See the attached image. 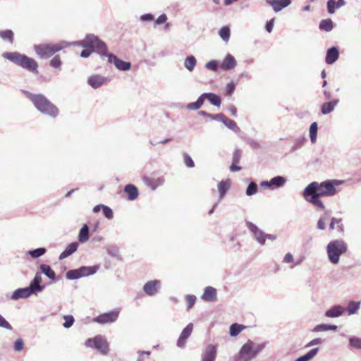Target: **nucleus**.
<instances>
[{
	"label": "nucleus",
	"mask_w": 361,
	"mask_h": 361,
	"mask_svg": "<svg viewBox=\"0 0 361 361\" xmlns=\"http://www.w3.org/2000/svg\"><path fill=\"white\" fill-rule=\"evenodd\" d=\"M73 44L80 47L95 48L99 55L106 56L108 62L114 63L120 71H126L131 67L130 62L121 60L114 54L108 53L106 44L94 35H87L84 39L74 42Z\"/></svg>",
	"instance_id": "obj_1"
},
{
	"label": "nucleus",
	"mask_w": 361,
	"mask_h": 361,
	"mask_svg": "<svg viewBox=\"0 0 361 361\" xmlns=\"http://www.w3.org/2000/svg\"><path fill=\"white\" fill-rule=\"evenodd\" d=\"M264 348V343L257 344L247 340L239 352L233 357V361H252Z\"/></svg>",
	"instance_id": "obj_2"
},
{
	"label": "nucleus",
	"mask_w": 361,
	"mask_h": 361,
	"mask_svg": "<svg viewBox=\"0 0 361 361\" xmlns=\"http://www.w3.org/2000/svg\"><path fill=\"white\" fill-rule=\"evenodd\" d=\"M2 56L30 72H37V63L35 60L25 54H21L18 52H5L2 54Z\"/></svg>",
	"instance_id": "obj_3"
},
{
	"label": "nucleus",
	"mask_w": 361,
	"mask_h": 361,
	"mask_svg": "<svg viewBox=\"0 0 361 361\" xmlns=\"http://www.w3.org/2000/svg\"><path fill=\"white\" fill-rule=\"evenodd\" d=\"M74 42L69 43L66 41H61L56 44H40L34 46V50L37 56L41 59H48L55 53L71 45H74ZM75 46H78L75 44Z\"/></svg>",
	"instance_id": "obj_4"
},
{
	"label": "nucleus",
	"mask_w": 361,
	"mask_h": 361,
	"mask_svg": "<svg viewBox=\"0 0 361 361\" xmlns=\"http://www.w3.org/2000/svg\"><path fill=\"white\" fill-rule=\"evenodd\" d=\"M29 98L32 102L37 109L42 114L54 118L58 115V109L44 95L30 94Z\"/></svg>",
	"instance_id": "obj_5"
},
{
	"label": "nucleus",
	"mask_w": 361,
	"mask_h": 361,
	"mask_svg": "<svg viewBox=\"0 0 361 361\" xmlns=\"http://www.w3.org/2000/svg\"><path fill=\"white\" fill-rule=\"evenodd\" d=\"M344 183V180L332 179L323 181L320 183L312 182L309 185H314V190L321 196H334L338 192L337 187Z\"/></svg>",
	"instance_id": "obj_6"
},
{
	"label": "nucleus",
	"mask_w": 361,
	"mask_h": 361,
	"mask_svg": "<svg viewBox=\"0 0 361 361\" xmlns=\"http://www.w3.org/2000/svg\"><path fill=\"white\" fill-rule=\"evenodd\" d=\"M347 251V244L343 240H334L330 241L326 246V252L329 261L336 264L340 257Z\"/></svg>",
	"instance_id": "obj_7"
},
{
	"label": "nucleus",
	"mask_w": 361,
	"mask_h": 361,
	"mask_svg": "<svg viewBox=\"0 0 361 361\" xmlns=\"http://www.w3.org/2000/svg\"><path fill=\"white\" fill-rule=\"evenodd\" d=\"M314 185H308L303 191V196L306 201L312 204L318 209L323 211L325 209V206L322 201L320 200L321 195L314 190Z\"/></svg>",
	"instance_id": "obj_8"
},
{
	"label": "nucleus",
	"mask_w": 361,
	"mask_h": 361,
	"mask_svg": "<svg viewBox=\"0 0 361 361\" xmlns=\"http://www.w3.org/2000/svg\"><path fill=\"white\" fill-rule=\"evenodd\" d=\"M87 347L94 348L103 355H106L109 345L106 340L102 336H97L94 338L87 339L85 343Z\"/></svg>",
	"instance_id": "obj_9"
},
{
	"label": "nucleus",
	"mask_w": 361,
	"mask_h": 361,
	"mask_svg": "<svg viewBox=\"0 0 361 361\" xmlns=\"http://www.w3.org/2000/svg\"><path fill=\"white\" fill-rule=\"evenodd\" d=\"M119 313V310H114L97 316L94 319V321L101 324L112 323L117 320Z\"/></svg>",
	"instance_id": "obj_10"
},
{
	"label": "nucleus",
	"mask_w": 361,
	"mask_h": 361,
	"mask_svg": "<svg viewBox=\"0 0 361 361\" xmlns=\"http://www.w3.org/2000/svg\"><path fill=\"white\" fill-rule=\"evenodd\" d=\"M217 355V345L207 344L202 354V361H215Z\"/></svg>",
	"instance_id": "obj_11"
},
{
	"label": "nucleus",
	"mask_w": 361,
	"mask_h": 361,
	"mask_svg": "<svg viewBox=\"0 0 361 361\" xmlns=\"http://www.w3.org/2000/svg\"><path fill=\"white\" fill-rule=\"evenodd\" d=\"M161 285V281L159 280L149 281L144 285L143 290L147 295L153 296L159 292Z\"/></svg>",
	"instance_id": "obj_12"
},
{
	"label": "nucleus",
	"mask_w": 361,
	"mask_h": 361,
	"mask_svg": "<svg viewBox=\"0 0 361 361\" xmlns=\"http://www.w3.org/2000/svg\"><path fill=\"white\" fill-rule=\"evenodd\" d=\"M246 224L249 230L253 233L257 242L261 245H264L265 243V233L256 225L250 221H247Z\"/></svg>",
	"instance_id": "obj_13"
},
{
	"label": "nucleus",
	"mask_w": 361,
	"mask_h": 361,
	"mask_svg": "<svg viewBox=\"0 0 361 361\" xmlns=\"http://www.w3.org/2000/svg\"><path fill=\"white\" fill-rule=\"evenodd\" d=\"M42 281V278L41 274L39 273H36L33 280L30 282V284L28 286L32 294H36L44 290V286L41 285Z\"/></svg>",
	"instance_id": "obj_14"
},
{
	"label": "nucleus",
	"mask_w": 361,
	"mask_h": 361,
	"mask_svg": "<svg viewBox=\"0 0 361 361\" xmlns=\"http://www.w3.org/2000/svg\"><path fill=\"white\" fill-rule=\"evenodd\" d=\"M193 329V324L192 323L188 324L184 329L182 331L180 337L177 341V345L180 348L185 346L186 340L191 335Z\"/></svg>",
	"instance_id": "obj_15"
},
{
	"label": "nucleus",
	"mask_w": 361,
	"mask_h": 361,
	"mask_svg": "<svg viewBox=\"0 0 361 361\" xmlns=\"http://www.w3.org/2000/svg\"><path fill=\"white\" fill-rule=\"evenodd\" d=\"M216 121L222 122L228 128L233 130L235 133H239L240 128L238 127L236 123L227 118L223 114H218L216 116Z\"/></svg>",
	"instance_id": "obj_16"
},
{
	"label": "nucleus",
	"mask_w": 361,
	"mask_h": 361,
	"mask_svg": "<svg viewBox=\"0 0 361 361\" xmlns=\"http://www.w3.org/2000/svg\"><path fill=\"white\" fill-rule=\"evenodd\" d=\"M267 4L271 6L275 12H279L283 8L288 6L291 1L290 0H266Z\"/></svg>",
	"instance_id": "obj_17"
},
{
	"label": "nucleus",
	"mask_w": 361,
	"mask_h": 361,
	"mask_svg": "<svg viewBox=\"0 0 361 361\" xmlns=\"http://www.w3.org/2000/svg\"><path fill=\"white\" fill-rule=\"evenodd\" d=\"M345 311L344 307L339 305H334L325 312V316L329 318H336L342 316Z\"/></svg>",
	"instance_id": "obj_18"
},
{
	"label": "nucleus",
	"mask_w": 361,
	"mask_h": 361,
	"mask_svg": "<svg viewBox=\"0 0 361 361\" xmlns=\"http://www.w3.org/2000/svg\"><path fill=\"white\" fill-rule=\"evenodd\" d=\"M237 65L236 60L231 54H227L224 61L221 63V68L224 71L233 69Z\"/></svg>",
	"instance_id": "obj_19"
},
{
	"label": "nucleus",
	"mask_w": 361,
	"mask_h": 361,
	"mask_svg": "<svg viewBox=\"0 0 361 361\" xmlns=\"http://www.w3.org/2000/svg\"><path fill=\"white\" fill-rule=\"evenodd\" d=\"M201 298L202 300L207 302L216 301L217 298L216 289L212 286L206 287Z\"/></svg>",
	"instance_id": "obj_20"
},
{
	"label": "nucleus",
	"mask_w": 361,
	"mask_h": 361,
	"mask_svg": "<svg viewBox=\"0 0 361 361\" xmlns=\"http://www.w3.org/2000/svg\"><path fill=\"white\" fill-rule=\"evenodd\" d=\"M339 56V51L337 47H332L327 50L326 55V63L327 64H333L337 61Z\"/></svg>",
	"instance_id": "obj_21"
},
{
	"label": "nucleus",
	"mask_w": 361,
	"mask_h": 361,
	"mask_svg": "<svg viewBox=\"0 0 361 361\" xmlns=\"http://www.w3.org/2000/svg\"><path fill=\"white\" fill-rule=\"evenodd\" d=\"M32 295L28 287L16 289L11 295V299L16 300L20 298H27Z\"/></svg>",
	"instance_id": "obj_22"
},
{
	"label": "nucleus",
	"mask_w": 361,
	"mask_h": 361,
	"mask_svg": "<svg viewBox=\"0 0 361 361\" xmlns=\"http://www.w3.org/2000/svg\"><path fill=\"white\" fill-rule=\"evenodd\" d=\"M345 5V0H329L326 3L327 11L329 14H334L336 9H338Z\"/></svg>",
	"instance_id": "obj_23"
},
{
	"label": "nucleus",
	"mask_w": 361,
	"mask_h": 361,
	"mask_svg": "<svg viewBox=\"0 0 361 361\" xmlns=\"http://www.w3.org/2000/svg\"><path fill=\"white\" fill-rule=\"evenodd\" d=\"M106 78L98 75H92L88 78V84L93 88L96 89L102 86L106 81Z\"/></svg>",
	"instance_id": "obj_24"
},
{
	"label": "nucleus",
	"mask_w": 361,
	"mask_h": 361,
	"mask_svg": "<svg viewBox=\"0 0 361 361\" xmlns=\"http://www.w3.org/2000/svg\"><path fill=\"white\" fill-rule=\"evenodd\" d=\"M231 187V180H221L218 184V192L219 194V202L221 200V199L224 197V196L226 195L227 191Z\"/></svg>",
	"instance_id": "obj_25"
},
{
	"label": "nucleus",
	"mask_w": 361,
	"mask_h": 361,
	"mask_svg": "<svg viewBox=\"0 0 361 361\" xmlns=\"http://www.w3.org/2000/svg\"><path fill=\"white\" fill-rule=\"evenodd\" d=\"M78 247V244L76 242L69 244L67 246V247L65 249V250L63 252H61V255H59V259L62 260V259L68 257L73 253H74L77 250Z\"/></svg>",
	"instance_id": "obj_26"
},
{
	"label": "nucleus",
	"mask_w": 361,
	"mask_h": 361,
	"mask_svg": "<svg viewBox=\"0 0 361 361\" xmlns=\"http://www.w3.org/2000/svg\"><path fill=\"white\" fill-rule=\"evenodd\" d=\"M205 99H207V96H205V93H203L198 97L196 102L189 103L187 105V109L188 110H198L203 105Z\"/></svg>",
	"instance_id": "obj_27"
},
{
	"label": "nucleus",
	"mask_w": 361,
	"mask_h": 361,
	"mask_svg": "<svg viewBox=\"0 0 361 361\" xmlns=\"http://www.w3.org/2000/svg\"><path fill=\"white\" fill-rule=\"evenodd\" d=\"M338 103V99L324 102L321 106V111L323 114H328L334 111Z\"/></svg>",
	"instance_id": "obj_28"
},
{
	"label": "nucleus",
	"mask_w": 361,
	"mask_h": 361,
	"mask_svg": "<svg viewBox=\"0 0 361 361\" xmlns=\"http://www.w3.org/2000/svg\"><path fill=\"white\" fill-rule=\"evenodd\" d=\"M124 191L128 194V200H134L138 196L137 188L133 184H128L124 188Z\"/></svg>",
	"instance_id": "obj_29"
},
{
	"label": "nucleus",
	"mask_w": 361,
	"mask_h": 361,
	"mask_svg": "<svg viewBox=\"0 0 361 361\" xmlns=\"http://www.w3.org/2000/svg\"><path fill=\"white\" fill-rule=\"evenodd\" d=\"M98 269V267L96 266L92 267H82L78 269L80 276L84 277V276H88L90 275H93L97 272Z\"/></svg>",
	"instance_id": "obj_30"
},
{
	"label": "nucleus",
	"mask_w": 361,
	"mask_h": 361,
	"mask_svg": "<svg viewBox=\"0 0 361 361\" xmlns=\"http://www.w3.org/2000/svg\"><path fill=\"white\" fill-rule=\"evenodd\" d=\"M90 229L87 224H85L80 230L78 235V240L83 243L87 242L90 238Z\"/></svg>",
	"instance_id": "obj_31"
},
{
	"label": "nucleus",
	"mask_w": 361,
	"mask_h": 361,
	"mask_svg": "<svg viewBox=\"0 0 361 361\" xmlns=\"http://www.w3.org/2000/svg\"><path fill=\"white\" fill-rule=\"evenodd\" d=\"M196 64L197 60L192 55L187 56L184 61V66L190 72H192L194 70Z\"/></svg>",
	"instance_id": "obj_32"
},
{
	"label": "nucleus",
	"mask_w": 361,
	"mask_h": 361,
	"mask_svg": "<svg viewBox=\"0 0 361 361\" xmlns=\"http://www.w3.org/2000/svg\"><path fill=\"white\" fill-rule=\"evenodd\" d=\"M270 180L272 186V190L283 186L286 182V178L281 176H275L272 178Z\"/></svg>",
	"instance_id": "obj_33"
},
{
	"label": "nucleus",
	"mask_w": 361,
	"mask_h": 361,
	"mask_svg": "<svg viewBox=\"0 0 361 361\" xmlns=\"http://www.w3.org/2000/svg\"><path fill=\"white\" fill-rule=\"evenodd\" d=\"M207 99L214 106L219 107L221 106V100L219 96L214 93L206 92Z\"/></svg>",
	"instance_id": "obj_34"
},
{
	"label": "nucleus",
	"mask_w": 361,
	"mask_h": 361,
	"mask_svg": "<svg viewBox=\"0 0 361 361\" xmlns=\"http://www.w3.org/2000/svg\"><path fill=\"white\" fill-rule=\"evenodd\" d=\"M361 302L350 301L348 307L345 310L348 312V315L356 314L360 307Z\"/></svg>",
	"instance_id": "obj_35"
},
{
	"label": "nucleus",
	"mask_w": 361,
	"mask_h": 361,
	"mask_svg": "<svg viewBox=\"0 0 361 361\" xmlns=\"http://www.w3.org/2000/svg\"><path fill=\"white\" fill-rule=\"evenodd\" d=\"M333 27L334 23L330 18L322 20L319 23V29L322 30L330 32L332 30Z\"/></svg>",
	"instance_id": "obj_36"
},
{
	"label": "nucleus",
	"mask_w": 361,
	"mask_h": 361,
	"mask_svg": "<svg viewBox=\"0 0 361 361\" xmlns=\"http://www.w3.org/2000/svg\"><path fill=\"white\" fill-rule=\"evenodd\" d=\"M318 351V348H313L305 355L297 358L295 361H309L317 354Z\"/></svg>",
	"instance_id": "obj_37"
},
{
	"label": "nucleus",
	"mask_w": 361,
	"mask_h": 361,
	"mask_svg": "<svg viewBox=\"0 0 361 361\" xmlns=\"http://www.w3.org/2000/svg\"><path fill=\"white\" fill-rule=\"evenodd\" d=\"M39 269H40V271H42V273L45 274L50 279H55V276H56L55 273L51 269L50 266H49L47 264H41L39 267Z\"/></svg>",
	"instance_id": "obj_38"
},
{
	"label": "nucleus",
	"mask_w": 361,
	"mask_h": 361,
	"mask_svg": "<svg viewBox=\"0 0 361 361\" xmlns=\"http://www.w3.org/2000/svg\"><path fill=\"white\" fill-rule=\"evenodd\" d=\"M245 326L238 324H233L230 326L229 333L230 335L233 337L237 336L243 329Z\"/></svg>",
	"instance_id": "obj_39"
},
{
	"label": "nucleus",
	"mask_w": 361,
	"mask_h": 361,
	"mask_svg": "<svg viewBox=\"0 0 361 361\" xmlns=\"http://www.w3.org/2000/svg\"><path fill=\"white\" fill-rule=\"evenodd\" d=\"M349 345L352 348L361 350V338L357 336H350L349 338Z\"/></svg>",
	"instance_id": "obj_40"
},
{
	"label": "nucleus",
	"mask_w": 361,
	"mask_h": 361,
	"mask_svg": "<svg viewBox=\"0 0 361 361\" xmlns=\"http://www.w3.org/2000/svg\"><path fill=\"white\" fill-rule=\"evenodd\" d=\"M219 35L224 42H228L231 36L230 28L228 26L221 27L219 31Z\"/></svg>",
	"instance_id": "obj_41"
},
{
	"label": "nucleus",
	"mask_w": 361,
	"mask_h": 361,
	"mask_svg": "<svg viewBox=\"0 0 361 361\" xmlns=\"http://www.w3.org/2000/svg\"><path fill=\"white\" fill-rule=\"evenodd\" d=\"M0 37L4 40H8L11 44L13 42V32L11 30L0 31Z\"/></svg>",
	"instance_id": "obj_42"
},
{
	"label": "nucleus",
	"mask_w": 361,
	"mask_h": 361,
	"mask_svg": "<svg viewBox=\"0 0 361 361\" xmlns=\"http://www.w3.org/2000/svg\"><path fill=\"white\" fill-rule=\"evenodd\" d=\"M317 123L316 122L312 123L310 127V137L312 143L315 142L317 135Z\"/></svg>",
	"instance_id": "obj_43"
},
{
	"label": "nucleus",
	"mask_w": 361,
	"mask_h": 361,
	"mask_svg": "<svg viewBox=\"0 0 361 361\" xmlns=\"http://www.w3.org/2000/svg\"><path fill=\"white\" fill-rule=\"evenodd\" d=\"M46 252L44 247H39L35 250H30L28 254L33 258H38L42 256Z\"/></svg>",
	"instance_id": "obj_44"
},
{
	"label": "nucleus",
	"mask_w": 361,
	"mask_h": 361,
	"mask_svg": "<svg viewBox=\"0 0 361 361\" xmlns=\"http://www.w3.org/2000/svg\"><path fill=\"white\" fill-rule=\"evenodd\" d=\"M328 221L327 215L325 214L322 216L317 224V228L319 230L324 231L326 228V222Z\"/></svg>",
	"instance_id": "obj_45"
},
{
	"label": "nucleus",
	"mask_w": 361,
	"mask_h": 361,
	"mask_svg": "<svg viewBox=\"0 0 361 361\" xmlns=\"http://www.w3.org/2000/svg\"><path fill=\"white\" fill-rule=\"evenodd\" d=\"M66 276L69 280H75L80 278L78 269L67 271Z\"/></svg>",
	"instance_id": "obj_46"
},
{
	"label": "nucleus",
	"mask_w": 361,
	"mask_h": 361,
	"mask_svg": "<svg viewBox=\"0 0 361 361\" xmlns=\"http://www.w3.org/2000/svg\"><path fill=\"white\" fill-rule=\"evenodd\" d=\"M257 192V185L255 182H251L246 190V195L247 196H252L256 194Z\"/></svg>",
	"instance_id": "obj_47"
},
{
	"label": "nucleus",
	"mask_w": 361,
	"mask_h": 361,
	"mask_svg": "<svg viewBox=\"0 0 361 361\" xmlns=\"http://www.w3.org/2000/svg\"><path fill=\"white\" fill-rule=\"evenodd\" d=\"M341 221V219H336L333 217L331 220L330 224H329V228L330 230H334L335 228V224H338V230L340 231H343V225L340 224Z\"/></svg>",
	"instance_id": "obj_48"
},
{
	"label": "nucleus",
	"mask_w": 361,
	"mask_h": 361,
	"mask_svg": "<svg viewBox=\"0 0 361 361\" xmlns=\"http://www.w3.org/2000/svg\"><path fill=\"white\" fill-rule=\"evenodd\" d=\"M183 159H184V164L188 167L192 168L195 166L194 161H193L192 159L191 158V157L188 154L183 153Z\"/></svg>",
	"instance_id": "obj_49"
},
{
	"label": "nucleus",
	"mask_w": 361,
	"mask_h": 361,
	"mask_svg": "<svg viewBox=\"0 0 361 361\" xmlns=\"http://www.w3.org/2000/svg\"><path fill=\"white\" fill-rule=\"evenodd\" d=\"M65 322L63 323L64 328H70L74 323V318L72 315H66L64 317Z\"/></svg>",
	"instance_id": "obj_50"
},
{
	"label": "nucleus",
	"mask_w": 361,
	"mask_h": 361,
	"mask_svg": "<svg viewBox=\"0 0 361 361\" xmlns=\"http://www.w3.org/2000/svg\"><path fill=\"white\" fill-rule=\"evenodd\" d=\"M102 211L105 217H106L109 219H113L114 214L112 209L110 207L104 205V207H102Z\"/></svg>",
	"instance_id": "obj_51"
},
{
	"label": "nucleus",
	"mask_w": 361,
	"mask_h": 361,
	"mask_svg": "<svg viewBox=\"0 0 361 361\" xmlns=\"http://www.w3.org/2000/svg\"><path fill=\"white\" fill-rule=\"evenodd\" d=\"M185 299L188 302V309H191L195 303L196 297L193 295H187Z\"/></svg>",
	"instance_id": "obj_52"
},
{
	"label": "nucleus",
	"mask_w": 361,
	"mask_h": 361,
	"mask_svg": "<svg viewBox=\"0 0 361 361\" xmlns=\"http://www.w3.org/2000/svg\"><path fill=\"white\" fill-rule=\"evenodd\" d=\"M84 47L85 48V47ZM93 51H95L97 52V50L95 48L86 47V49H83L81 51L80 56L82 58H87L88 56H90V54H92V52Z\"/></svg>",
	"instance_id": "obj_53"
},
{
	"label": "nucleus",
	"mask_w": 361,
	"mask_h": 361,
	"mask_svg": "<svg viewBox=\"0 0 361 361\" xmlns=\"http://www.w3.org/2000/svg\"><path fill=\"white\" fill-rule=\"evenodd\" d=\"M23 345L24 343L22 338L17 339L14 343V350L18 352L21 351L23 348Z\"/></svg>",
	"instance_id": "obj_54"
},
{
	"label": "nucleus",
	"mask_w": 361,
	"mask_h": 361,
	"mask_svg": "<svg viewBox=\"0 0 361 361\" xmlns=\"http://www.w3.org/2000/svg\"><path fill=\"white\" fill-rule=\"evenodd\" d=\"M50 65L54 68H59L61 65V61L59 56H55L50 61Z\"/></svg>",
	"instance_id": "obj_55"
},
{
	"label": "nucleus",
	"mask_w": 361,
	"mask_h": 361,
	"mask_svg": "<svg viewBox=\"0 0 361 361\" xmlns=\"http://www.w3.org/2000/svg\"><path fill=\"white\" fill-rule=\"evenodd\" d=\"M0 327L5 328L8 330L12 329L11 325L0 314Z\"/></svg>",
	"instance_id": "obj_56"
},
{
	"label": "nucleus",
	"mask_w": 361,
	"mask_h": 361,
	"mask_svg": "<svg viewBox=\"0 0 361 361\" xmlns=\"http://www.w3.org/2000/svg\"><path fill=\"white\" fill-rule=\"evenodd\" d=\"M205 67L208 70L216 71L217 70V62L215 60H212L206 63Z\"/></svg>",
	"instance_id": "obj_57"
},
{
	"label": "nucleus",
	"mask_w": 361,
	"mask_h": 361,
	"mask_svg": "<svg viewBox=\"0 0 361 361\" xmlns=\"http://www.w3.org/2000/svg\"><path fill=\"white\" fill-rule=\"evenodd\" d=\"M242 152L240 149H235L233 156V163H239Z\"/></svg>",
	"instance_id": "obj_58"
},
{
	"label": "nucleus",
	"mask_w": 361,
	"mask_h": 361,
	"mask_svg": "<svg viewBox=\"0 0 361 361\" xmlns=\"http://www.w3.org/2000/svg\"><path fill=\"white\" fill-rule=\"evenodd\" d=\"M323 342V340L320 338H314L312 341H310L306 345L305 347L306 348H309V347H311V346H313V345H319L321 343H322Z\"/></svg>",
	"instance_id": "obj_59"
},
{
	"label": "nucleus",
	"mask_w": 361,
	"mask_h": 361,
	"mask_svg": "<svg viewBox=\"0 0 361 361\" xmlns=\"http://www.w3.org/2000/svg\"><path fill=\"white\" fill-rule=\"evenodd\" d=\"M138 357L137 361H145L144 355L149 357L151 354L149 351H138Z\"/></svg>",
	"instance_id": "obj_60"
},
{
	"label": "nucleus",
	"mask_w": 361,
	"mask_h": 361,
	"mask_svg": "<svg viewBox=\"0 0 361 361\" xmlns=\"http://www.w3.org/2000/svg\"><path fill=\"white\" fill-rule=\"evenodd\" d=\"M326 331H328L327 324H319V325H317L313 329V331H314V332Z\"/></svg>",
	"instance_id": "obj_61"
},
{
	"label": "nucleus",
	"mask_w": 361,
	"mask_h": 361,
	"mask_svg": "<svg viewBox=\"0 0 361 361\" xmlns=\"http://www.w3.org/2000/svg\"><path fill=\"white\" fill-rule=\"evenodd\" d=\"M153 19L154 16L152 14L150 13L144 14L140 17V20L143 22L152 21Z\"/></svg>",
	"instance_id": "obj_62"
},
{
	"label": "nucleus",
	"mask_w": 361,
	"mask_h": 361,
	"mask_svg": "<svg viewBox=\"0 0 361 361\" xmlns=\"http://www.w3.org/2000/svg\"><path fill=\"white\" fill-rule=\"evenodd\" d=\"M167 20V16L166 14H161L158 17V18L156 20V23L158 25H161L163 23H165Z\"/></svg>",
	"instance_id": "obj_63"
},
{
	"label": "nucleus",
	"mask_w": 361,
	"mask_h": 361,
	"mask_svg": "<svg viewBox=\"0 0 361 361\" xmlns=\"http://www.w3.org/2000/svg\"><path fill=\"white\" fill-rule=\"evenodd\" d=\"M293 261V257L292 254H290V252L286 254L283 262L285 263H290V262H292Z\"/></svg>",
	"instance_id": "obj_64"
}]
</instances>
